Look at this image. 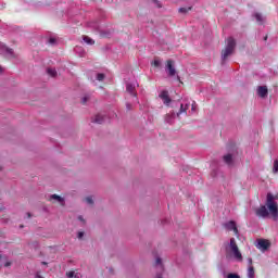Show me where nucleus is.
<instances>
[{"label":"nucleus","instance_id":"21","mask_svg":"<svg viewBox=\"0 0 278 278\" xmlns=\"http://www.w3.org/2000/svg\"><path fill=\"white\" fill-rule=\"evenodd\" d=\"M47 73L48 75H50V77H55V75H58V72L55 71V68H48Z\"/></svg>","mask_w":278,"mask_h":278},{"label":"nucleus","instance_id":"10","mask_svg":"<svg viewBox=\"0 0 278 278\" xmlns=\"http://www.w3.org/2000/svg\"><path fill=\"white\" fill-rule=\"evenodd\" d=\"M160 99H162L165 105H170V97L168 96V91L164 90L160 93Z\"/></svg>","mask_w":278,"mask_h":278},{"label":"nucleus","instance_id":"32","mask_svg":"<svg viewBox=\"0 0 278 278\" xmlns=\"http://www.w3.org/2000/svg\"><path fill=\"white\" fill-rule=\"evenodd\" d=\"M77 238H78L79 240H81V239L84 238V232H78Z\"/></svg>","mask_w":278,"mask_h":278},{"label":"nucleus","instance_id":"20","mask_svg":"<svg viewBox=\"0 0 278 278\" xmlns=\"http://www.w3.org/2000/svg\"><path fill=\"white\" fill-rule=\"evenodd\" d=\"M254 17L257 21V23H264V16H262L261 13H255Z\"/></svg>","mask_w":278,"mask_h":278},{"label":"nucleus","instance_id":"38","mask_svg":"<svg viewBox=\"0 0 278 278\" xmlns=\"http://www.w3.org/2000/svg\"><path fill=\"white\" fill-rule=\"evenodd\" d=\"M78 219H80L81 222H84V217L79 216Z\"/></svg>","mask_w":278,"mask_h":278},{"label":"nucleus","instance_id":"30","mask_svg":"<svg viewBox=\"0 0 278 278\" xmlns=\"http://www.w3.org/2000/svg\"><path fill=\"white\" fill-rule=\"evenodd\" d=\"M155 3L156 8H162V3L159 0H152Z\"/></svg>","mask_w":278,"mask_h":278},{"label":"nucleus","instance_id":"36","mask_svg":"<svg viewBox=\"0 0 278 278\" xmlns=\"http://www.w3.org/2000/svg\"><path fill=\"white\" fill-rule=\"evenodd\" d=\"M35 278H42L39 273L36 274Z\"/></svg>","mask_w":278,"mask_h":278},{"label":"nucleus","instance_id":"2","mask_svg":"<svg viewBox=\"0 0 278 278\" xmlns=\"http://www.w3.org/2000/svg\"><path fill=\"white\" fill-rule=\"evenodd\" d=\"M227 255H231L236 262H242V252H240V249L238 248V243H236V239L231 238L230 242L228 244V248L226 249Z\"/></svg>","mask_w":278,"mask_h":278},{"label":"nucleus","instance_id":"37","mask_svg":"<svg viewBox=\"0 0 278 278\" xmlns=\"http://www.w3.org/2000/svg\"><path fill=\"white\" fill-rule=\"evenodd\" d=\"M27 218H31V213H26Z\"/></svg>","mask_w":278,"mask_h":278},{"label":"nucleus","instance_id":"33","mask_svg":"<svg viewBox=\"0 0 278 278\" xmlns=\"http://www.w3.org/2000/svg\"><path fill=\"white\" fill-rule=\"evenodd\" d=\"M10 266H12V263H11V262H5V263H4V267H5V268H8V267H10Z\"/></svg>","mask_w":278,"mask_h":278},{"label":"nucleus","instance_id":"13","mask_svg":"<svg viewBox=\"0 0 278 278\" xmlns=\"http://www.w3.org/2000/svg\"><path fill=\"white\" fill-rule=\"evenodd\" d=\"M92 123H97L98 125H102V123H105V115L103 114H98L94 116L92 119Z\"/></svg>","mask_w":278,"mask_h":278},{"label":"nucleus","instance_id":"4","mask_svg":"<svg viewBox=\"0 0 278 278\" xmlns=\"http://www.w3.org/2000/svg\"><path fill=\"white\" fill-rule=\"evenodd\" d=\"M136 88H138V81L127 83L126 84V91L130 97H134L132 103H140L138 101V92H136Z\"/></svg>","mask_w":278,"mask_h":278},{"label":"nucleus","instance_id":"22","mask_svg":"<svg viewBox=\"0 0 278 278\" xmlns=\"http://www.w3.org/2000/svg\"><path fill=\"white\" fill-rule=\"evenodd\" d=\"M190 10H192L191 8H180L178 10V12H180V14H186L187 12H190Z\"/></svg>","mask_w":278,"mask_h":278},{"label":"nucleus","instance_id":"5","mask_svg":"<svg viewBox=\"0 0 278 278\" xmlns=\"http://www.w3.org/2000/svg\"><path fill=\"white\" fill-rule=\"evenodd\" d=\"M166 73L169 77H175L177 74V70H175V66H173V60L167 61Z\"/></svg>","mask_w":278,"mask_h":278},{"label":"nucleus","instance_id":"35","mask_svg":"<svg viewBox=\"0 0 278 278\" xmlns=\"http://www.w3.org/2000/svg\"><path fill=\"white\" fill-rule=\"evenodd\" d=\"M126 108H127V110H131V103L127 102Z\"/></svg>","mask_w":278,"mask_h":278},{"label":"nucleus","instance_id":"17","mask_svg":"<svg viewBox=\"0 0 278 278\" xmlns=\"http://www.w3.org/2000/svg\"><path fill=\"white\" fill-rule=\"evenodd\" d=\"M4 53H5L7 58H14V50H12L8 47H4Z\"/></svg>","mask_w":278,"mask_h":278},{"label":"nucleus","instance_id":"9","mask_svg":"<svg viewBox=\"0 0 278 278\" xmlns=\"http://www.w3.org/2000/svg\"><path fill=\"white\" fill-rule=\"evenodd\" d=\"M224 227H226L228 231H233V233L238 236V226H236V222H227L226 224H224Z\"/></svg>","mask_w":278,"mask_h":278},{"label":"nucleus","instance_id":"19","mask_svg":"<svg viewBox=\"0 0 278 278\" xmlns=\"http://www.w3.org/2000/svg\"><path fill=\"white\" fill-rule=\"evenodd\" d=\"M83 40H84V42H86V45H94V41L92 40V38H90L88 36H84Z\"/></svg>","mask_w":278,"mask_h":278},{"label":"nucleus","instance_id":"31","mask_svg":"<svg viewBox=\"0 0 278 278\" xmlns=\"http://www.w3.org/2000/svg\"><path fill=\"white\" fill-rule=\"evenodd\" d=\"M49 45H55V38H50L49 39Z\"/></svg>","mask_w":278,"mask_h":278},{"label":"nucleus","instance_id":"16","mask_svg":"<svg viewBox=\"0 0 278 278\" xmlns=\"http://www.w3.org/2000/svg\"><path fill=\"white\" fill-rule=\"evenodd\" d=\"M224 162L228 165H231L233 162V156L231 154L224 155Z\"/></svg>","mask_w":278,"mask_h":278},{"label":"nucleus","instance_id":"26","mask_svg":"<svg viewBox=\"0 0 278 278\" xmlns=\"http://www.w3.org/2000/svg\"><path fill=\"white\" fill-rule=\"evenodd\" d=\"M85 201L86 203H88V205H92V203H94V201L92 200V197H87Z\"/></svg>","mask_w":278,"mask_h":278},{"label":"nucleus","instance_id":"25","mask_svg":"<svg viewBox=\"0 0 278 278\" xmlns=\"http://www.w3.org/2000/svg\"><path fill=\"white\" fill-rule=\"evenodd\" d=\"M97 79L98 81H103L105 79V74H98Z\"/></svg>","mask_w":278,"mask_h":278},{"label":"nucleus","instance_id":"41","mask_svg":"<svg viewBox=\"0 0 278 278\" xmlns=\"http://www.w3.org/2000/svg\"><path fill=\"white\" fill-rule=\"evenodd\" d=\"M1 71H3V70H2L1 66H0V73H1Z\"/></svg>","mask_w":278,"mask_h":278},{"label":"nucleus","instance_id":"24","mask_svg":"<svg viewBox=\"0 0 278 278\" xmlns=\"http://www.w3.org/2000/svg\"><path fill=\"white\" fill-rule=\"evenodd\" d=\"M273 173H278V160L274 161Z\"/></svg>","mask_w":278,"mask_h":278},{"label":"nucleus","instance_id":"1","mask_svg":"<svg viewBox=\"0 0 278 278\" xmlns=\"http://www.w3.org/2000/svg\"><path fill=\"white\" fill-rule=\"evenodd\" d=\"M268 214H270L274 220H277L278 205L277 202H275V195H273V193H267L266 205H262L261 207L256 208V216L260 218H267Z\"/></svg>","mask_w":278,"mask_h":278},{"label":"nucleus","instance_id":"14","mask_svg":"<svg viewBox=\"0 0 278 278\" xmlns=\"http://www.w3.org/2000/svg\"><path fill=\"white\" fill-rule=\"evenodd\" d=\"M58 201L61 205H64V198L58 195V194H52L50 195V201Z\"/></svg>","mask_w":278,"mask_h":278},{"label":"nucleus","instance_id":"15","mask_svg":"<svg viewBox=\"0 0 278 278\" xmlns=\"http://www.w3.org/2000/svg\"><path fill=\"white\" fill-rule=\"evenodd\" d=\"M66 277L67 278H81V273H79V271H67Z\"/></svg>","mask_w":278,"mask_h":278},{"label":"nucleus","instance_id":"34","mask_svg":"<svg viewBox=\"0 0 278 278\" xmlns=\"http://www.w3.org/2000/svg\"><path fill=\"white\" fill-rule=\"evenodd\" d=\"M248 263L250 266H253V258H248Z\"/></svg>","mask_w":278,"mask_h":278},{"label":"nucleus","instance_id":"39","mask_svg":"<svg viewBox=\"0 0 278 278\" xmlns=\"http://www.w3.org/2000/svg\"><path fill=\"white\" fill-rule=\"evenodd\" d=\"M0 170H3V167L0 165Z\"/></svg>","mask_w":278,"mask_h":278},{"label":"nucleus","instance_id":"18","mask_svg":"<svg viewBox=\"0 0 278 278\" xmlns=\"http://www.w3.org/2000/svg\"><path fill=\"white\" fill-rule=\"evenodd\" d=\"M248 278H255V268L253 266H249L248 268Z\"/></svg>","mask_w":278,"mask_h":278},{"label":"nucleus","instance_id":"3","mask_svg":"<svg viewBox=\"0 0 278 278\" xmlns=\"http://www.w3.org/2000/svg\"><path fill=\"white\" fill-rule=\"evenodd\" d=\"M236 50V39L229 37L227 39V43L225 49L222 51V62L225 64L229 55H233V51Z\"/></svg>","mask_w":278,"mask_h":278},{"label":"nucleus","instance_id":"28","mask_svg":"<svg viewBox=\"0 0 278 278\" xmlns=\"http://www.w3.org/2000/svg\"><path fill=\"white\" fill-rule=\"evenodd\" d=\"M153 64H154V66H156V68H157V67L161 66L162 62H160V60H154Z\"/></svg>","mask_w":278,"mask_h":278},{"label":"nucleus","instance_id":"40","mask_svg":"<svg viewBox=\"0 0 278 278\" xmlns=\"http://www.w3.org/2000/svg\"><path fill=\"white\" fill-rule=\"evenodd\" d=\"M42 264H43L45 266H47V263H46V262H42Z\"/></svg>","mask_w":278,"mask_h":278},{"label":"nucleus","instance_id":"6","mask_svg":"<svg viewBox=\"0 0 278 278\" xmlns=\"http://www.w3.org/2000/svg\"><path fill=\"white\" fill-rule=\"evenodd\" d=\"M155 268L159 271L155 278H162V274L164 273V265L162 264V258H156Z\"/></svg>","mask_w":278,"mask_h":278},{"label":"nucleus","instance_id":"12","mask_svg":"<svg viewBox=\"0 0 278 278\" xmlns=\"http://www.w3.org/2000/svg\"><path fill=\"white\" fill-rule=\"evenodd\" d=\"M175 118H177V113L175 114L174 111H172L165 115V123L173 125V123H175Z\"/></svg>","mask_w":278,"mask_h":278},{"label":"nucleus","instance_id":"23","mask_svg":"<svg viewBox=\"0 0 278 278\" xmlns=\"http://www.w3.org/2000/svg\"><path fill=\"white\" fill-rule=\"evenodd\" d=\"M88 101H90V96H85V97H83V99H81V103L85 105V103H88Z\"/></svg>","mask_w":278,"mask_h":278},{"label":"nucleus","instance_id":"29","mask_svg":"<svg viewBox=\"0 0 278 278\" xmlns=\"http://www.w3.org/2000/svg\"><path fill=\"white\" fill-rule=\"evenodd\" d=\"M191 112H197V102L191 104Z\"/></svg>","mask_w":278,"mask_h":278},{"label":"nucleus","instance_id":"7","mask_svg":"<svg viewBox=\"0 0 278 278\" xmlns=\"http://www.w3.org/2000/svg\"><path fill=\"white\" fill-rule=\"evenodd\" d=\"M268 247H270V242L268 240L260 239L256 244V249L261 251H267Z\"/></svg>","mask_w":278,"mask_h":278},{"label":"nucleus","instance_id":"27","mask_svg":"<svg viewBox=\"0 0 278 278\" xmlns=\"http://www.w3.org/2000/svg\"><path fill=\"white\" fill-rule=\"evenodd\" d=\"M227 278H240V275H238V274H228Z\"/></svg>","mask_w":278,"mask_h":278},{"label":"nucleus","instance_id":"11","mask_svg":"<svg viewBox=\"0 0 278 278\" xmlns=\"http://www.w3.org/2000/svg\"><path fill=\"white\" fill-rule=\"evenodd\" d=\"M257 94L258 97H261L262 99H266V97H268V87L266 86H260L257 88Z\"/></svg>","mask_w":278,"mask_h":278},{"label":"nucleus","instance_id":"8","mask_svg":"<svg viewBox=\"0 0 278 278\" xmlns=\"http://www.w3.org/2000/svg\"><path fill=\"white\" fill-rule=\"evenodd\" d=\"M190 109V102L181 103L179 111L176 113L177 118L181 116V114H188V110Z\"/></svg>","mask_w":278,"mask_h":278}]
</instances>
